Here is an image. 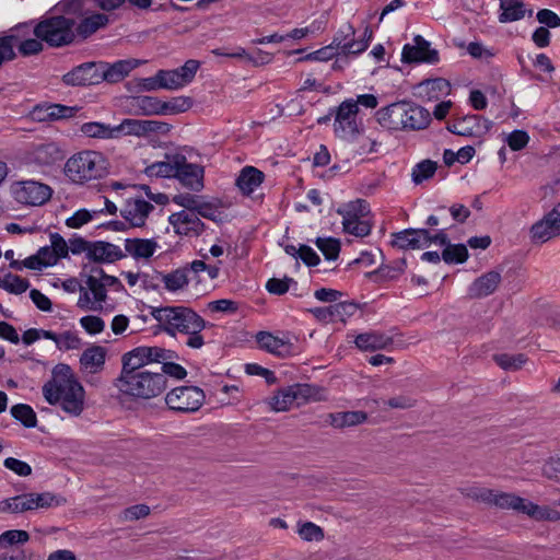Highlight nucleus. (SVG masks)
<instances>
[{
    "instance_id": "f03ea898",
    "label": "nucleus",
    "mask_w": 560,
    "mask_h": 560,
    "mask_svg": "<svg viewBox=\"0 0 560 560\" xmlns=\"http://www.w3.org/2000/svg\"><path fill=\"white\" fill-rule=\"evenodd\" d=\"M43 395L69 416L78 417L84 409L85 390L68 364L60 363L52 369L51 378L43 386Z\"/></svg>"
},
{
    "instance_id": "f8f14e48",
    "label": "nucleus",
    "mask_w": 560,
    "mask_h": 560,
    "mask_svg": "<svg viewBox=\"0 0 560 560\" xmlns=\"http://www.w3.org/2000/svg\"><path fill=\"white\" fill-rule=\"evenodd\" d=\"M358 112L359 107L352 98L343 101L336 108L334 131L337 137L343 140H351L359 135Z\"/></svg>"
},
{
    "instance_id": "a19ab883",
    "label": "nucleus",
    "mask_w": 560,
    "mask_h": 560,
    "mask_svg": "<svg viewBox=\"0 0 560 560\" xmlns=\"http://www.w3.org/2000/svg\"><path fill=\"white\" fill-rule=\"evenodd\" d=\"M162 101L153 96H138L131 100V113L133 115H161Z\"/></svg>"
},
{
    "instance_id": "a878e982",
    "label": "nucleus",
    "mask_w": 560,
    "mask_h": 560,
    "mask_svg": "<svg viewBox=\"0 0 560 560\" xmlns=\"http://www.w3.org/2000/svg\"><path fill=\"white\" fill-rule=\"evenodd\" d=\"M355 31L351 24H345L334 37V43L339 47L343 56L359 55L366 50L368 42L364 39H348L354 35Z\"/></svg>"
},
{
    "instance_id": "bf43d9fd",
    "label": "nucleus",
    "mask_w": 560,
    "mask_h": 560,
    "mask_svg": "<svg viewBox=\"0 0 560 560\" xmlns=\"http://www.w3.org/2000/svg\"><path fill=\"white\" fill-rule=\"evenodd\" d=\"M316 246L323 253L326 259L335 260L340 252V244L337 240L332 237L322 238L318 237L316 240Z\"/></svg>"
},
{
    "instance_id": "7c9ffc66",
    "label": "nucleus",
    "mask_w": 560,
    "mask_h": 560,
    "mask_svg": "<svg viewBox=\"0 0 560 560\" xmlns=\"http://www.w3.org/2000/svg\"><path fill=\"white\" fill-rule=\"evenodd\" d=\"M159 244L152 238H126L125 257L130 256L135 259H148L154 255Z\"/></svg>"
},
{
    "instance_id": "6e6552de",
    "label": "nucleus",
    "mask_w": 560,
    "mask_h": 560,
    "mask_svg": "<svg viewBox=\"0 0 560 560\" xmlns=\"http://www.w3.org/2000/svg\"><path fill=\"white\" fill-rule=\"evenodd\" d=\"M80 276L84 281L86 289L94 298V303L100 305L102 308L107 299V288H113L116 291L122 289V284L118 278L106 275L98 266H85Z\"/></svg>"
},
{
    "instance_id": "69168bd1",
    "label": "nucleus",
    "mask_w": 560,
    "mask_h": 560,
    "mask_svg": "<svg viewBox=\"0 0 560 560\" xmlns=\"http://www.w3.org/2000/svg\"><path fill=\"white\" fill-rule=\"evenodd\" d=\"M338 54H340L339 47H337L332 40L330 45L308 54L305 59L314 61H328Z\"/></svg>"
},
{
    "instance_id": "b1692460",
    "label": "nucleus",
    "mask_w": 560,
    "mask_h": 560,
    "mask_svg": "<svg viewBox=\"0 0 560 560\" xmlns=\"http://www.w3.org/2000/svg\"><path fill=\"white\" fill-rule=\"evenodd\" d=\"M78 110V107L44 103L33 107L31 110V117L33 120L39 122L55 121L58 119L73 117Z\"/></svg>"
},
{
    "instance_id": "de8ad7c7",
    "label": "nucleus",
    "mask_w": 560,
    "mask_h": 560,
    "mask_svg": "<svg viewBox=\"0 0 560 560\" xmlns=\"http://www.w3.org/2000/svg\"><path fill=\"white\" fill-rule=\"evenodd\" d=\"M438 170V163L432 160H423L417 163L411 168V180L416 185H420L423 182L434 176Z\"/></svg>"
},
{
    "instance_id": "20e7f679",
    "label": "nucleus",
    "mask_w": 560,
    "mask_h": 560,
    "mask_svg": "<svg viewBox=\"0 0 560 560\" xmlns=\"http://www.w3.org/2000/svg\"><path fill=\"white\" fill-rule=\"evenodd\" d=\"M109 161L100 151L82 150L71 155L63 167L65 176L75 185H86L106 177Z\"/></svg>"
},
{
    "instance_id": "a211bd4d",
    "label": "nucleus",
    "mask_w": 560,
    "mask_h": 560,
    "mask_svg": "<svg viewBox=\"0 0 560 560\" xmlns=\"http://www.w3.org/2000/svg\"><path fill=\"white\" fill-rule=\"evenodd\" d=\"M167 130L165 122L155 120H141L126 118L121 122L115 126L116 139L120 136H136L145 137L151 133H160Z\"/></svg>"
},
{
    "instance_id": "1a4fd4ad",
    "label": "nucleus",
    "mask_w": 560,
    "mask_h": 560,
    "mask_svg": "<svg viewBox=\"0 0 560 560\" xmlns=\"http://www.w3.org/2000/svg\"><path fill=\"white\" fill-rule=\"evenodd\" d=\"M316 388L308 384H294L278 390L268 404L276 412L287 411L294 404L301 406L310 400H316Z\"/></svg>"
},
{
    "instance_id": "8fccbe9b",
    "label": "nucleus",
    "mask_w": 560,
    "mask_h": 560,
    "mask_svg": "<svg viewBox=\"0 0 560 560\" xmlns=\"http://www.w3.org/2000/svg\"><path fill=\"white\" fill-rule=\"evenodd\" d=\"M11 416L20 421L25 428H35L37 417L33 408L26 404H16L11 407Z\"/></svg>"
},
{
    "instance_id": "2f4dec72",
    "label": "nucleus",
    "mask_w": 560,
    "mask_h": 560,
    "mask_svg": "<svg viewBox=\"0 0 560 560\" xmlns=\"http://www.w3.org/2000/svg\"><path fill=\"white\" fill-rule=\"evenodd\" d=\"M265 175L261 171L254 166H245L241 170L236 186L243 195H252L264 182Z\"/></svg>"
},
{
    "instance_id": "2eb2a0df",
    "label": "nucleus",
    "mask_w": 560,
    "mask_h": 560,
    "mask_svg": "<svg viewBox=\"0 0 560 560\" xmlns=\"http://www.w3.org/2000/svg\"><path fill=\"white\" fill-rule=\"evenodd\" d=\"M63 159L60 145L54 141L33 144L25 152L24 160L30 165L51 166Z\"/></svg>"
},
{
    "instance_id": "4c0bfd02",
    "label": "nucleus",
    "mask_w": 560,
    "mask_h": 560,
    "mask_svg": "<svg viewBox=\"0 0 560 560\" xmlns=\"http://www.w3.org/2000/svg\"><path fill=\"white\" fill-rule=\"evenodd\" d=\"M338 214L342 217V225L348 224L349 221L351 223L365 220V215L369 212L366 201L362 199H357L354 201H350L337 210Z\"/></svg>"
},
{
    "instance_id": "49530a36",
    "label": "nucleus",
    "mask_w": 560,
    "mask_h": 560,
    "mask_svg": "<svg viewBox=\"0 0 560 560\" xmlns=\"http://www.w3.org/2000/svg\"><path fill=\"white\" fill-rule=\"evenodd\" d=\"M30 493H24L0 502V512L21 513L33 511V502Z\"/></svg>"
},
{
    "instance_id": "774afa93",
    "label": "nucleus",
    "mask_w": 560,
    "mask_h": 560,
    "mask_svg": "<svg viewBox=\"0 0 560 560\" xmlns=\"http://www.w3.org/2000/svg\"><path fill=\"white\" fill-rule=\"evenodd\" d=\"M542 474L549 479L560 481V456L550 457L542 466Z\"/></svg>"
},
{
    "instance_id": "37998d69",
    "label": "nucleus",
    "mask_w": 560,
    "mask_h": 560,
    "mask_svg": "<svg viewBox=\"0 0 560 560\" xmlns=\"http://www.w3.org/2000/svg\"><path fill=\"white\" fill-rule=\"evenodd\" d=\"M179 156L167 158L165 161L154 162L145 167L149 177H175Z\"/></svg>"
},
{
    "instance_id": "c9c22d12",
    "label": "nucleus",
    "mask_w": 560,
    "mask_h": 560,
    "mask_svg": "<svg viewBox=\"0 0 560 560\" xmlns=\"http://www.w3.org/2000/svg\"><path fill=\"white\" fill-rule=\"evenodd\" d=\"M156 279L160 281V283L163 284L166 291L171 293H176L178 291L184 290L187 287L189 282L188 269L179 268L166 273L160 272L156 276Z\"/></svg>"
},
{
    "instance_id": "5701e85b",
    "label": "nucleus",
    "mask_w": 560,
    "mask_h": 560,
    "mask_svg": "<svg viewBox=\"0 0 560 560\" xmlns=\"http://www.w3.org/2000/svg\"><path fill=\"white\" fill-rule=\"evenodd\" d=\"M176 174L180 184L187 188L199 191L203 188V168L198 164L188 163L184 156H179Z\"/></svg>"
},
{
    "instance_id": "09e8293b",
    "label": "nucleus",
    "mask_w": 560,
    "mask_h": 560,
    "mask_svg": "<svg viewBox=\"0 0 560 560\" xmlns=\"http://www.w3.org/2000/svg\"><path fill=\"white\" fill-rule=\"evenodd\" d=\"M478 128V117L476 115L463 117L448 125L447 129L455 135L463 137H472Z\"/></svg>"
},
{
    "instance_id": "5fc2aeb1",
    "label": "nucleus",
    "mask_w": 560,
    "mask_h": 560,
    "mask_svg": "<svg viewBox=\"0 0 560 560\" xmlns=\"http://www.w3.org/2000/svg\"><path fill=\"white\" fill-rule=\"evenodd\" d=\"M30 540V535L26 530L10 529L0 535V548H8L16 544H25Z\"/></svg>"
},
{
    "instance_id": "9b49d317",
    "label": "nucleus",
    "mask_w": 560,
    "mask_h": 560,
    "mask_svg": "<svg viewBox=\"0 0 560 560\" xmlns=\"http://www.w3.org/2000/svg\"><path fill=\"white\" fill-rule=\"evenodd\" d=\"M205 401V393L196 386H180L172 389L165 397L170 409L177 412H195Z\"/></svg>"
},
{
    "instance_id": "7ed1b4c3",
    "label": "nucleus",
    "mask_w": 560,
    "mask_h": 560,
    "mask_svg": "<svg viewBox=\"0 0 560 560\" xmlns=\"http://www.w3.org/2000/svg\"><path fill=\"white\" fill-rule=\"evenodd\" d=\"M377 122L387 130H421L429 126L431 114L422 106L396 102L376 112Z\"/></svg>"
},
{
    "instance_id": "39448f33",
    "label": "nucleus",
    "mask_w": 560,
    "mask_h": 560,
    "mask_svg": "<svg viewBox=\"0 0 560 560\" xmlns=\"http://www.w3.org/2000/svg\"><path fill=\"white\" fill-rule=\"evenodd\" d=\"M115 386L125 396L136 399H151L166 389L167 378L163 373L149 370L132 374L120 373Z\"/></svg>"
},
{
    "instance_id": "864d4df0",
    "label": "nucleus",
    "mask_w": 560,
    "mask_h": 560,
    "mask_svg": "<svg viewBox=\"0 0 560 560\" xmlns=\"http://www.w3.org/2000/svg\"><path fill=\"white\" fill-rule=\"evenodd\" d=\"M442 258L447 264H463L468 258V250L464 244H448L443 253Z\"/></svg>"
},
{
    "instance_id": "680f3d73",
    "label": "nucleus",
    "mask_w": 560,
    "mask_h": 560,
    "mask_svg": "<svg viewBox=\"0 0 560 560\" xmlns=\"http://www.w3.org/2000/svg\"><path fill=\"white\" fill-rule=\"evenodd\" d=\"M148 364L163 363L164 361L173 358V351L161 347H145L142 346Z\"/></svg>"
},
{
    "instance_id": "473e14b6",
    "label": "nucleus",
    "mask_w": 560,
    "mask_h": 560,
    "mask_svg": "<svg viewBox=\"0 0 560 560\" xmlns=\"http://www.w3.org/2000/svg\"><path fill=\"white\" fill-rule=\"evenodd\" d=\"M355 346L363 351L387 349L393 345V338L384 332L371 331L355 337Z\"/></svg>"
},
{
    "instance_id": "0eeeda50",
    "label": "nucleus",
    "mask_w": 560,
    "mask_h": 560,
    "mask_svg": "<svg viewBox=\"0 0 560 560\" xmlns=\"http://www.w3.org/2000/svg\"><path fill=\"white\" fill-rule=\"evenodd\" d=\"M200 62L195 59L187 60L182 67L172 70H159L154 77L149 78L148 88L164 90H180L192 82Z\"/></svg>"
},
{
    "instance_id": "f3484780",
    "label": "nucleus",
    "mask_w": 560,
    "mask_h": 560,
    "mask_svg": "<svg viewBox=\"0 0 560 560\" xmlns=\"http://www.w3.org/2000/svg\"><path fill=\"white\" fill-rule=\"evenodd\" d=\"M294 337L289 332L276 336L268 331H259L256 341L259 348L277 357L285 358L294 352Z\"/></svg>"
},
{
    "instance_id": "c85d7f7f",
    "label": "nucleus",
    "mask_w": 560,
    "mask_h": 560,
    "mask_svg": "<svg viewBox=\"0 0 560 560\" xmlns=\"http://www.w3.org/2000/svg\"><path fill=\"white\" fill-rule=\"evenodd\" d=\"M500 282L501 275L498 271H489L469 285L468 295L472 299L486 298L497 290Z\"/></svg>"
},
{
    "instance_id": "603ef678",
    "label": "nucleus",
    "mask_w": 560,
    "mask_h": 560,
    "mask_svg": "<svg viewBox=\"0 0 560 560\" xmlns=\"http://www.w3.org/2000/svg\"><path fill=\"white\" fill-rule=\"evenodd\" d=\"M96 219H100V212L82 208L66 220V225L70 229H80Z\"/></svg>"
},
{
    "instance_id": "e433bc0d",
    "label": "nucleus",
    "mask_w": 560,
    "mask_h": 560,
    "mask_svg": "<svg viewBox=\"0 0 560 560\" xmlns=\"http://www.w3.org/2000/svg\"><path fill=\"white\" fill-rule=\"evenodd\" d=\"M366 420V412L361 410L329 413L327 418V422L336 429L358 425L364 423Z\"/></svg>"
},
{
    "instance_id": "79ce46f5",
    "label": "nucleus",
    "mask_w": 560,
    "mask_h": 560,
    "mask_svg": "<svg viewBox=\"0 0 560 560\" xmlns=\"http://www.w3.org/2000/svg\"><path fill=\"white\" fill-rule=\"evenodd\" d=\"M108 23V16L103 13H93L84 18L75 27L74 32L83 38L89 37L97 30L106 26Z\"/></svg>"
},
{
    "instance_id": "e2e57ef3",
    "label": "nucleus",
    "mask_w": 560,
    "mask_h": 560,
    "mask_svg": "<svg viewBox=\"0 0 560 560\" xmlns=\"http://www.w3.org/2000/svg\"><path fill=\"white\" fill-rule=\"evenodd\" d=\"M504 141L512 151H520L528 144L529 136L525 130L517 129L506 135Z\"/></svg>"
},
{
    "instance_id": "c756f323",
    "label": "nucleus",
    "mask_w": 560,
    "mask_h": 560,
    "mask_svg": "<svg viewBox=\"0 0 560 560\" xmlns=\"http://www.w3.org/2000/svg\"><path fill=\"white\" fill-rule=\"evenodd\" d=\"M487 503L493 504L499 509L513 510L523 514V506L527 499L521 498L514 493L500 492V491H487L483 492Z\"/></svg>"
},
{
    "instance_id": "423d86ee",
    "label": "nucleus",
    "mask_w": 560,
    "mask_h": 560,
    "mask_svg": "<svg viewBox=\"0 0 560 560\" xmlns=\"http://www.w3.org/2000/svg\"><path fill=\"white\" fill-rule=\"evenodd\" d=\"M74 26L73 19L62 15L50 16L34 26V35L51 47H62L74 40Z\"/></svg>"
},
{
    "instance_id": "f704fd0d",
    "label": "nucleus",
    "mask_w": 560,
    "mask_h": 560,
    "mask_svg": "<svg viewBox=\"0 0 560 560\" xmlns=\"http://www.w3.org/2000/svg\"><path fill=\"white\" fill-rule=\"evenodd\" d=\"M523 514L537 522H558L560 521V511L557 505H539L529 500L523 506Z\"/></svg>"
},
{
    "instance_id": "f257e3e1",
    "label": "nucleus",
    "mask_w": 560,
    "mask_h": 560,
    "mask_svg": "<svg viewBox=\"0 0 560 560\" xmlns=\"http://www.w3.org/2000/svg\"><path fill=\"white\" fill-rule=\"evenodd\" d=\"M150 315L156 322L160 331L175 339L179 336L186 337L185 346L194 350H199L206 345L203 331L212 326L195 310L185 305L152 307Z\"/></svg>"
},
{
    "instance_id": "a18cd8bd",
    "label": "nucleus",
    "mask_w": 560,
    "mask_h": 560,
    "mask_svg": "<svg viewBox=\"0 0 560 560\" xmlns=\"http://www.w3.org/2000/svg\"><path fill=\"white\" fill-rule=\"evenodd\" d=\"M34 35V26L32 23H21L12 27L8 35L1 37L2 42L14 50V47H19L23 40Z\"/></svg>"
},
{
    "instance_id": "58836bf2",
    "label": "nucleus",
    "mask_w": 560,
    "mask_h": 560,
    "mask_svg": "<svg viewBox=\"0 0 560 560\" xmlns=\"http://www.w3.org/2000/svg\"><path fill=\"white\" fill-rule=\"evenodd\" d=\"M80 132L91 139L110 140L116 139L115 126L102 121H88L80 126Z\"/></svg>"
},
{
    "instance_id": "aec40b11",
    "label": "nucleus",
    "mask_w": 560,
    "mask_h": 560,
    "mask_svg": "<svg viewBox=\"0 0 560 560\" xmlns=\"http://www.w3.org/2000/svg\"><path fill=\"white\" fill-rule=\"evenodd\" d=\"M68 85H94L103 82L101 63H82L63 75Z\"/></svg>"
},
{
    "instance_id": "412c9836",
    "label": "nucleus",
    "mask_w": 560,
    "mask_h": 560,
    "mask_svg": "<svg viewBox=\"0 0 560 560\" xmlns=\"http://www.w3.org/2000/svg\"><path fill=\"white\" fill-rule=\"evenodd\" d=\"M168 222L178 235L198 236L203 232L205 224L194 211H178L168 217Z\"/></svg>"
},
{
    "instance_id": "393cba45",
    "label": "nucleus",
    "mask_w": 560,
    "mask_h": 560,
    "mask_svg": "<svg viewBox=\"0 0 560 560\" xmlns=\"http://www.w3.org/2000/svg\"><path fill=\"white\" fill-rule=\"evenodd\" d=\"M393 245L400 249H419L430 245V231L407 229L393 234Z\"/></svg>"
},
{
    "instance_id": "6ab92c4d",
    "label": "nucleus",
    "mask_w": 560,
    "mask_h": 560,
    "mask_svg": "<svg viewBox=\"0 0 560 560\" xmlns=\"http://www.w3.org/2000/svg\"><path fill=\"white\" fill-rule=\"evenodd\" d=\"M358 312V305L353 302H339L324 307H314L310 313L320 323H346Z\"/></svg>"
},
{
    "instance_id": "3c124183",
    "label": "nucleus",
    "mask_w": 560,
    "mask_h": 560,
    "mask_svg": "<svg viewBox=\"0 0 560 560\" xmlns=\"http://www.w3.org/2000/svg\"><path fill=\"white\" fill-rule=\"evenodd\" d=\"M28 287V281L16 275L8 273L0 278V288L10 293L21 294L25 292Z\"/></svg>"
},
{
    "instance_id": "ea45409f",
    "label": "nucleus",
    "mask_w": 560,
    "mask_h": 560,
    "mask_svg": "<svg viewBox=\"0 0 560 560\" xmlns=\"http://www.w3.org/2000/svg\"><path fill=\"white\" fill-rule=\"evenodd\" d=\"M121 371L120 373L132 374L136 372L147 371L143 369L148 365V361L142 347H137L131 351L126 352L121 358Z\"/></svg>"
},
{
    "instance_id": "ddd939ff",
    "label": "nucleus",
    "mask_w": 560,
    "mask_h": 560,
    "mask_svg": "<svg viewBox=\"0 0 560 560\" xmlns=\"http://www.w3.org/2000/svg\"><path fill=\"white\" fill-rule=\"evenodd\" d=\"M533 244H545L560 237V206H555L539 220L534 222L528 231Z\"/></svg>"
},
{
    "instance_id": "4468645a",
    "label": "nucleus",
    "mask_w": 560,
    "mask_h": 560,
    "mask_svg": "<svg viewBox=\"0 0 560 560\" xmlns=\"http://www.w3.org/2000/svg\"><path fill=\"white\" fill-rule=\"evenodd\" d=\"M404 63H428L436 65L440 61V54L431 47V43L421 35H416L412 43L405 44L401 50Z\"/></svg>"
},
{
    "instance_id": "6e6d98bb",
    "label": "nucleus",
    "mask_w": 560,
    "mask_h": 560,
    "mask_svg": "<svg viewBox=\"0 0 560 560\" xmlns=\"http://www.w3.org/2000/svg\"><path fill=\"white\" fill-rule=\"evenodd\" d=\"M58 349L61 351L79 350L83 341L77 331L66 330L60 332Z\"/></svg>"
},
{
    "instance_id": "cd10ccee",
    "label": "nucleus",
    "mask_w": 560,
    "mask_h": 560,
    "mask_svg": "<svg viewBox=\"0 0 560 560\" xmlns=\"http://www.w3.org/2000/svg\"><path fill=\"white\" fill-rule=\"evenodd\" d=\"M500 23H511L523 20L526 15L532 16L534 11L527 8L522 0H500Z\"/></svg>"
},
{
    "instance_id": "9d476101",
    "label": "nucleus",
    "mask_w": 560,
    "mask_h": 560,
    "mask_svg": "<svg viewBox=\"0 0 560 560\" xmlns=\"http://www.w3.org/2000/svg\"><path fill=\"white\" fill-rule=\"evenodd\" d=\"M13 199L24 206L38 207L48 202L52 196V188L38 180H19L11 185Z\"/></svg>"
},
{
    "instance_id": "dca6fc26",
    "label": "nucleus",
    "mask_w": 560,
    "mask_h": 560,
    "mask_svg": "<svg viewBox=\"0 0 560 560\" xmlns=\"http://www.w3.org/2000/svg\"><path fill=\"white\" fill-rule=\"evenodd\" d=\"M106 357V349L98 345H92L81 353L80 372L88 383L92 384L94 376L104 370Z\"/></svg>"
},
{
    "instance_id": "c03bdc74",
    "label": "nucleus",
    "mask_w": 560,
    "mask_h": 560,
    "mask_svg": "<svg viewBox=\"0 0 560 560\" xmlns=\"http://www.w3.org/2000/svg\"><path fill=\"white\" fill-rule=\"evenodd\" d=\"M420 93L424 94L429 101L438 100L447 95L451 91V84L443 78L427 80L419 85Z\"/></svg>"
},
{
    "instance_id": "4d7b16f0",
    "label": "nucleus",
    "mask_w": 560,
    "mask_h": 560,
    "mask_svg": "<svg viewBox=\"0 0 560 560\" xmlns=\"http://www.w3.org/2000/svg\"><path fill=\"white\" fill-rule=\"evenodd\" d=\"M526 360L527 359L524 354L511 355L502 353L494 355V361L500 368H502L503 370L511 371L521 369L526 362Z\"/></svg>"
},
{
    "instance_id": "338daca9",
    "label": "nucleus",
    "mask_w": 560,
    "mask_h": 560,
    "mask_svg": "<svg viewBox=\"0 0 560 560\" xmlns=\"http://www.w3.org/2000/svg\"><path fill=\"white\" fill-rule=\"evenodd\" d=\"M3 466L21 477H27L32 474V467L26 462L14 457L5 458Z\"/></svg>"
},
{
    "instance_id": "72a5a7b5",
    "label": "nucleus",
    "mask_w": 560,
    "mask_h": 560,
    "mask_svg": "<svg viewBox=\"0 0 560 560\" xmlns=\"http://www.w3.org/2000/svg\"><path fill=\"white\" fill-rule=\"evenodd\" d=\"M138 65L139 61L135 59L118 60L112 65L101 62L103 81L118 82L127 77Z\"/></svg>"
},
{
    "instance_id": "052dcab7",
    "label": "nucleus",
    "mask_w": 560,
    "mask_h": 560,
    "mask_svg": "<svg viewBox=\"0 0 560 560\" xmlns=\"http://www.w3.org/2000/svg\"><path fill=\"white\" fill-rule=\"evenodd\" d=\"M191 105L188 97H176L170 102H162L161 115H173L186 112Z\"/></svg>"
},
{
    "instance_id": "4be33fe9",
    "label": "nucleus",
    "mask_w": 560,
    "mask_h": 560,
    "mask_svg": "<svg viewBox=\"0 0 560 560\" xmlns=\"http://www.w3.org/2000/svg\"><path fill=\"white\" fill-rule=\"evenodd\" d=\"M154 207L143 198H129L120 209V214L130 226L140 228L145 224Z\"/></svg>"
},
{
    "instance_id": "bb28decb",
    "label": "nucleus",
    "mask_w": 560,
    "mask_h": 560,
    "mask_svg": "<svg viewBox=\"0 0 560 560\" xmlns=\"http://www.w3.org/2000/svg\"><path fill=\"white\" fill-rule=\"evenodd\" d=\"M125 257L124 250L115 244L97 241L90 244L88 259L95 262H115Z\"/></svg>"
},
{
    "instance_id": "0e129e2a",
    "label": "nucleus",
    "mask_w": 560,
    "mask_h": 560,
    "mask_svg": "<svg viewBox=\"0 0 560 560\" xmlns=\"http://www.w3.org/2000/svg\"><path fill=\"white\" fill-rule=\"evenodd\" d=\"M79 323L89 335L101 334L105 328V322L100 316L95 315L83 316L80 318Z\"/></svg>"
},
{
    "instance_id": "13d9d810",
    "label": "nucleus",
    "mask_w": 560,
    "mask_h": 560,
    "mask_svg": "<svg viewBox=\"0 0 560 560\" xmlns=\"http://www.w3.org/2000/svg\"><path fill=\"white\" fill-rule=\"evenodd\" d=\"M298 534L305 541H319L324 538L323 529L312 522L300 523Z\"/></svg>"
}]
</instances>
